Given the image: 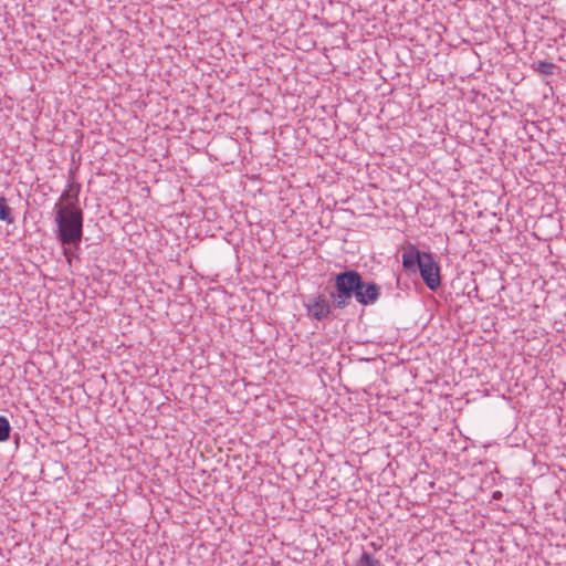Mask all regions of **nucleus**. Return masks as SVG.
Here are the masks:
<instances>
[{
  "label": "nucleus",
  "instance_id": "1",
  "mask_svg": "<svg viewBox=\"0 0 566 566\" xmlns=\"http://www.w3.org/2000/svg\"><path fill=\"white\" fill-rule=\"evenodd\" d=\"M56 237L62 245L78 249L83 237V211L74 203L55 205Z\"/></svg>",
  "mask_w": 566,
  "mask_h": 566
},
{
  "label": "nucleus",
  "instance_id": "2",
  "mask_svg": "<svg viewBox=\"0 0 566 566\" xmlns=\"http://www.w3.org/2000/svg\"><path fill=\"white\" fill-rule=\"evenodd\" d=\"M356 283L354 276L348 275V271L340 272L335 276V291L331 292L329 296L333 300L331 303L333 308H345L349 305L354 293L356 292Z\"/></svg>",
  "mask_w": 566,
  "mask_h": 566
},
{
  "label": "nucleus",
  "instance_id": "3",
  "mask_svg": "<svg viewBox=\"0 0 566 566\" xmlns=\"http://www.w3.org/2000/svg\"><path fill=\"white\" fill-rule=\"evenodd\" d=\"M348 275L354 276V282L356 283L354 297L361 305H370L374 304L380 295V287L375 282H365L360 273L355 270H347Z\"/></svg>",
  "mask_w": 566,
  "mask_h": 566
},
{
  "label": "nucleus",
  "instance_id": "4",
  "mask_svg": "<svg viewBox=\"0 0 566 566\" xmlns=\"http://www.w3.org/2000/svg\"><path fill=\"white\" fill-rule=\"evenodd\" d=\"M418 271L429 290L436 291L441 285L440 266L430 253H422Z\"/></svg>",
  "mask_w": 566,
  "mask_h": 566
},
{
  "label": "nucleus",
  "instance_id": "5",
  "mask_svg": "<svg viewBox=\"0 0 566 566\" xmlns=\"http://www.w3.org/2000/svg\"><path fill=\"white\" fill-rule=\"evenodd\" d=\"M307 315L316 321H324L331 317L333 305L325 295L313 297L306 304Z\"/></svg>",
  "mask_w": 566,
  "mask_h": 566
},
{
  "label": "nucleus",
  "instance_id": "6",
  "mask_svg": "<svg viewBox=\"0 0 566 566\" xmlns=\"http://www.w3.org/2000/svg\"><path fill=\"white\" fill-rule=\"evenodd\" d=\"M422 253L412 244L406 247L401 253L403 270L410 274H416L422 261Z\"/></svg>",
  "mask_w": 566,
  "mask_h": 566
},
{
  "label": "nucleus",
  "instance_id": "7",
  "mask_svg": "<svg viewBox=\"0 0 566 566\" xmlns=\"http://www.w3.org/2000/svg\"><path fill=\"white\" fill-rule=\"evenodd\" d=\"M80 188V184L70 185L69 189L63 191L60 200H64L67 201V203H74L77 206Z\"/></svg>",
  "mask_w": 566,
  "mask_h": 566
},
{
  "label": "nucleus",
  "instance_id": "8",
  "mask_svg": "<svg viewBox=\"0 0 566 566\" xmlns=\"http://www.w3.org/2000/svg\"><path fill=\"white\" fill-rule=\"evenodd\" d=\"M0 220L7 221L8 223L13 222L12 210L7 205L4 197H0Z\"/></svg>",
  "mask_w": 566,
  "mask_h": 566
},
{
  "label": "nucleus",
  "instance_id": "9",
  "mask_svg": "<svg viewBox=\"0 0 566 566\" xmlns=\"http://www.w3.org/2000/svg\"><path fill=\"white\" fill-rule=\"evenodd\" d=\"M11 426L9 420L0 416V442H4L10 439Z\"/></svg>",
  "mask_w": 566,
  "mask_h": 566
},
{
  "label": "nucleus",
  "instance_id": "10",
  "mask_svg": "<svg viewBox=\"0 0 566 566\" xmlns=\"http://www.w3.org/2000/svg\"><path fill=\"white\" fill-rule=\"evenodd\" d=\"M535 70L539 73V74H543V75H552L554 73V70H555V64L552 63V62H547V61H539L536 66H535Z\"/></svg>",
  "mask_w": 566,
  "mask_h": 566
},
{
  "label": "nucleus",
  "instance_id": "11",
  "mask_svg": "<svg viewBox=\"0 0 566 566\" xmlns=\"http://www.w3.org/2000/svg\"><path fill=\"white\" fill-rule=\"evenodd\" d=\"M358 566H380V563L371 554L363 553Z\"/></svg>",
  "mask_w": 566,
  "mask_h": 566
},
{
  "label": "nucleus",
  "instance_id": "12",
  "mask_svg": "<svg viewBox=\"0 0 566 566\" xmlns=\"http://www.w3.org/2000/svg\"><path fill=\"white\" fill-rule=\"evenodd\" d=\"M71 247L72 245H63V254L66 258L69 264H71L72 258L74 255L72 250H71Z\"/></svg>",
  "mask_w": 566,
  "mask_h": 566
},
{
  "label": "nucleus",
  "instance_id": "13",
  "mask_svg": "<svg viewBox=\"0 0 566 566\" xmlns=\"http://www.w3.org/2000/svg\"><path fill=\"white\" fill-rule=\"evenodd\" d=\"M502 496V493L500 491H496L493 493L494 499H500Z\"/></svg>",
  "mask_w": 566,
  "mask_h": 566
}]
</instances>
